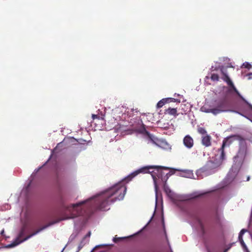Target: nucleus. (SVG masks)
<instances>
[{
	"mask_svg": "<svg viewBox=\"0 0 252 252\" xmlns=\"http://www.w3.org/2000/svg\"><path fill=\"white\" fill-rule=\"evenodd\" d=\"M126 192V187L122 181L107 190L103 192L97 199V207L100 209H106L110 203L115 201L123 200Z\"/></svg>",
	"mask_w": 252,
	"mask_h": 252,
	"instance_id": "obj_1",
	"label": "nucleus"
},
{
	"mask_svg": "<svg viewBox=\"0 0 252 252\" xmlns=\"http://www.w3.org/2000/svg\"><path fill=\"white\" fill-rule=\"evenodd\" d=\"M169 168L160 166H144L129 175L125 180L129 182L132 178L140 173H152L156 189H157V180L161 179V181L166 183L168 178L175 173V170H171L168 173H165L163 170H168Z\"/></svg>",
	"mask_w": 252,
	"mask_h": 252,
	"instance_id": "obj_2",
	"label": "nucleus"
},
{
	"mask_svg": "<svg viewBox=\"0 0 252 252\" xmlns=\"http://www.w3.org/2000/svg\"><path fill=\"white\" fill-rule=\"evenodd\" d=\"M213 108L204 110L206 113H211L216 115L220 113L229 111V102L225 97L218 98L213 102Z\"/></svg>",
	"mask_w": 252,
	"mask_h": 252,
	"instance_id": "obj_3",
	"label": "nucleus"
},
{
	"mask_svg": "<svg viewBox=\"0 0 252 252\" xmlns=\"http://www.w3.org/2000/svg\"><path fill=\"white\" fill-rule=\"evenodd\" d=\"M220 72L222 74L221 79L222 80L226 82L229 86L227 92L229 94H233L235 93L238 97H239L244 103H245L252 110V105L248 102L240 94L239 91L237 90L233 83L228 76L226 69H224V67L221 66L220 67Z\"/></svg>",
	"mask_w": 252,
	"mask_h": 252,
	"instance_id": "obj_4",
	"label": "nucleus"
},
{
	"mask_svg": "<svg viewBox=\"0 0 252 252\" xmlns=\"http://www.w3.org/2000/svg\"><path fill=\"white\" fill-rule=\"evenodd\" d=\"M46 227V226H43V227L37 229L36 230H35V231H34L33 232L31 233V234L27 236L24 238L22 239L23 237L24 236V235L25 234V230H26L25 227H23L21 229L18 237H17L16 239L15 240V241L14 242H13L12 244H11V246L14 247V246H17L18 244L27 240L28 239H29L32 236L37 234L38 233H39V232H40L41 231H42V230L45 229Z\"/></svg>",
	"mask_w": 252,
	"mask_h": 252,
	"instance_id": "obj_5",
	"label": "nucleus"
},
{
	"mask_svg": "<svg viewBox=\"0 0 252 252\" xmlns=\"http://www.w3.org/2000/svg\"><path fill=\"white\" fill-rule=\"evenodd\" d=\"M247 147L246 142L240 143L238 151L233 158V161L235 164L241 165L247 155Z\"/></svg>",
	"mask_w": 252,
	"mask_h": 252,
	"instance_id": "obj_6",
	"label": "nucleus"
},
{
	"mask_svg": "<svg viewBox=\"0 0 252 252\" xmlns=\"http://www.w3.org/2000/svg\"><path fill=\"white\" fill-rule=\"evenodd\" d=\"M239 141L240 143L245 142L244 139L239 135H231L224 138L222 144H225L224 147L229 146L234 141Z\"/></svg>",
	"mask_w": 252,
	"mask_h": 252,
	"instance_id": "obj_7",
	"label": "nucleus"
},
{
	"mask_svg": "<svg viewBox=\"0 0 252 252\" xmlns=\"http://www.w3.org/2000/svg\"><path fill=\"white\" fill-rule=\"evenodd\" d=\"M249 227H250V224L249 225ZM246 232H249L250 233H252V232L250 231V229L249 228V230H247V229H242L239 234V236H238V239H239V241L242 246V247H243V249L244 250V251L247 252H248L249 251V250L246 246V245L245 244L244 240H243V235H244V234Z\"/></svg>",
	"mask_w": 252,
	"mask_h": 252,
	"instance_id": "obj_8",
	"label": "nucleus"
},
{
	"mask_svg": "<svg viewBox=\"0 0 252 252\" xmlns=\"http://www.w3.org/2000/svg\"><path fill=\"white\" fill-rule=\"evenodd\" d=\"M183 143L187 148L190 149L193 146V140L190 135H187L184 138Z\"/></svg>",
	"mask_w": 252,
	"mask_h": 252,
	"instance_id": "obj_9",
	"label": "nucleus"
},
{
	"mask_svg": "<svg viewBox=\"0 0 252 252\" xmlns=\"http://www.w3.org/2000/svg\"><path fill=\"white\" fill-rule=\"evenodd\" d=\"M194 219L197 222L200 229V231L202 234L204 236L206 235L208 233L207 230L206 229L205 226L201 220L197 216H194L193 217Z\"/></svg>",
	"mask_w": 252,
	"mask_h": 252,
	"instance_id": "obj_10",
	"label": "nucleus"
},
{
	"mask_svg": "<svg viewBox=\"0 0 252 252\" xmlns=\"http://www.w3.org/2000/svg\"><path fill=\"white\" fill-rule=\"evenodd\" d=\"M211 137L210 135L206 134L202 137V144L205 147H209L211 145Z\"/></svg>",
	"mask_w": 252,
	"mask_h": 252,
	"instance_id": "obj_11",
	"label": "nucleus"
},
{
	"mask_svg": "<svg viewBox=\"0 0 252 252\" xmlns=\"http://www.w3.org/2000/svg\"><path fill=\"white\" fill-rule=\"evenodd\" d=\"M224 145H225V144H222L220 148L219 149V151L220 152V158H219L220 164H221L222 163V162H223V161L225 158V154L224 153V148H225Z\"/></svg>",
	"mask_w": 252,
	"mask_h": 252,
	"instance_id": "obj_12",
	"label": "nucleus"
},
{
	"mask_svg": "<svg viewBox=\"0 0 252 252\" xmlns=\"http://www.w3.org/2000/svg\"><path fill=\"white\" fill-rule=\"evenodd\" d=\"M165 113L174 116H177L178 115L177 114V108H172L171 107H168L165 110Z\"/></svg>",
	"mask_w": 252,
	"mask_h": 252,
	"instance_id": "obj_13",
	"label": "nucleus"
},
{
	"mask_svg": "<svg viewBox=\"0 0 252 252\" xmlns=\"http://www.w3.org/2000/svg\"><path fill=\"white\" fill-rule=\"evenodd\" d=\"M100 195H98L97 196H96V197L93 198V199H89V201H90V200H93V202H91V206H92V207L94 209H96V210H100V209L99 208H97V198L100 196ZM105 209H100V210H105Z\"/></svg>",
	"mask_w": 252,
	"mask_h": 252,
	"instance_id": "obj_14",
	"label": "nucleus"
},
{
	"mask_svg": "<svg viewBox=\"0 0 252 252\" xmlns=\"http://www.w3.org/2000/svg\"><path fill=\"white\" fill-rule=\"evenodd\" d=\"M167 101L166 98H163L158 102L157 105V107L158 108H161L164 105L167 104Z\"/></svg>",
	"mask_w": 252,
	"mask_h": 252,
	"instance_id": "obj_15",
	"label": "nucleus"
},
{
	"mask_svg": "<svg viewBox=\"0 0 252 252\" xmlns=\"http://www.w3.org/2000/svg\"><path fill=\"white\" fill-rule=\"evenodd\" d=\"M220 77L218 74L213 73L211 76V79L213 81H218L219 80Z\"/></svg>",
	"mask_w": 252,
	"mask_h": 252,
	"instance_id": "obj_16",
	"label": "nucleus"
},
{
	"mask_svg": "<svg viewBox=\"0 0 252 252\" xmlns=\"http://www.w3.org/2000/svg\"><path fill=\"white\" fill-rule=\"evenodd\" d=\"M166 99L167 103H169L170 102H177L178 103H179L180 102V100H179L177 99L174 98L168 97V98H166Z\"/></svg>",
	"mask_w": 252,
	"mask_h": 252,
	"instance_id": "obj_17",
	"label": "nucleus"
},
{
	"mask_svg": "<svg viewBox=\"0 0 252 252\" xmlns=\"http://www.w3.org/2000/svg\"><path fill=\"white\" fill-rule=\"evenodd\" d=\"M88 200H86L84 201H81L80 202H79L78 203L73 204L72 205V207L73 209H75L77 207L80 206L81 205L84 204L86 202H87Z\"/></svg>",
	"mask_w": 252,
	"mask_h": 252,
	"instance_id": "obj_18",
	"label": "nucleus"
},
{
	"mask_svg": "<svg viewBox=\"0 0 252 252\" xmlns=\"http://www.w3.org/2000/svg\"><path fill=\"white\" fill-rule=\"evenodd\" d=\"M197 131L198 132L201 134H206L207 133V131L206 130H205V129L203 127H199L198 129H197Z\"/></svg>",
	"mask_w": 252,
	"mask_h": 252,
	"instance_id": "obj_19",
	"label": "nucleus"
},
{
	"mask_svg": "<svg viewBox=\"0 0 252 252\" xmlns=\"http://www.w3.org/2000/svg\"><path fill=\"white\" fill-rule=\"evenodd\" d=\"M243 65L245 68H251L252 67L251 64H250L249 63H244Z\"/></svg>",
	"mask_w": 252,
	"mask_h": 252,
	"instance_id": "obj_20",
	"label": "nucleus"
},
{
	"mask_svg": "<svg viewBox=\"0 0 252 252\" xmlns=\"http://www.w3.org/2000/svg\"><path fill=\"white\" fill-rule=\"evenodd\" d=\"M189 173H187L185 172H182L180 173V175L184 177H189L188 174H189Z\"/></svg>",
	"mask_w": 252,
	"mask_h": 252,
	"instance_id": "obj_21",
	"label": "nucleus"
},
{
	"mask_svg": "<svg viewBox=\"0 0 252 252\" xmlns=\"http://www.w3.org/2000/svg\"><path fill=\"white\" fill-rule=\"evenodd\" d=\"M246 76L248 77L249 80L252 79V73H248Z\"/></svg>",
	"mask_w": 252,
	"mask_h": 252,
	"instance_id": "obj_22",
	"label": "nucleus"
},
{
	"mask_svg": "<svg viewBox=\"0 0 252 252\" xmlns=\"http://www.w3.org/2000/svg\"><path fill=\"white\" fill-rule=\"evenodd\" d=\"M141 131L142 132H145H145H146V133H147L148 134H149L148 132V131H147L146 130V129H145V127H144V125L143 126H142V129H141Z\"/></svg>",
	"mask_w": 252,
	"mask_h": 252,
	"instance_id": "obj_23",
	"label": "nucleus"
},
{
	"mask_svg": "<svg viewBox=\"0 0 252 252\" xmlns=\"http://www.w3.org/2000/svg\"><path fill=\"white\" fill-rule=\"evenodd\" d=\"M168 193V195L170 197H171L172 199H173V197H172V194H173V193L172 192V191H171L170 190H169V192H168V193Z\"/></svg>",
	"mask_w": 252,
	"mask_h": 252,
	"instance_id": "obj_24",
	"label": "nucleus"
},
{
	"mask_svg": "<svg viewBox=\"0 0 252 252\" xmlns=\"http://www.w3.org/2000/svg\"><path fill=\"white\" fill-rule=\"evenodd\" d=\"M99 116L97 115H95V114H93L92 115V118L94 120L95 119H98L99 118Z\"/></svg>",
	"mask_w": 252,
	"mask_h": 252,
	"instance_id": "obj_25",
	"label": "nucleus"
},
{
	"mask_svg": "<svg viewBox=\"0 0 252 252\" xmlns=\"http://www.w3.org/2000/svg\"><path fill=\"white\" fill-rule=\"evenodd\" d=\"M217 223L219 224V225L221 227H222V224H221V223L220 221V220L219 219H218V220H217Z\"/></svg>",
	"mask_w": 252,
	"mask_h": 252,
	"instance_id": "obj_26",
	"label": "nucleus"
},
{
	"mask_svg": "<svg viewBox=\"0 0 252 252\" xmlns=\"http://www.w3.org/2000/svg\"><path fill=\"white\" fill-rule=\"evenodd\" d=\"M233 112H236V113L241 115L242 116L245 117V116L244 115H243V114H242L241 112H239L236 111H233Z\"/></svg>",
	"mask_w": 252,
	"mask_h": 252,
	"instance_id": "obj_27",
	"label": "nucleus"
},
{
	"mask_svg": "<svg viewBox=\"0 0 252 252\" xmlns=\"http://www.w3.org/2000/svg\"><path fill=\"white\" fill-rule=\"evenodd\" d=\"M121 239V238H114L113 239V241L114 242L116 243L117 242V240Z\"/></svg>",
	"mask_w": 252,
	"mask_h": 252,
	"instance_id": "obj_28",
	"label": "nucleus"
},
{
	"mask_svg": "<svg viewBox=\"0 0 252 252\" xmlns=\"http://www.w3.org/2000/svg\"><path fill=\"white\" fill-rule=\"evenodd\" d=\"M206 249H207V251L208 252H211L210 249L209 248V247L208 246H206Z\"/></svg>",
	"mask_w": 252,
	"mask_h": 252,
	"instance_id": "obj_29",
	"label": "nucleus"
},
{
	"mask_svg": "<svg viewBox=\"0 0 252 252\" xmlns=\"http://www.w3.org/2000/svg\"><path fill=\"white\" fill-rule=\"evenodd\" d=\"M61 144V143H59V144H58L57 146L56 147V148H57L58 146H59V145H60Z\"/></svg>",
	"mask_w": 252,
	"mask_h": 252,
	"instance_id": "obj_30",
	"label": "nucleus"
},
{
	"mask_svg": "<svg viewBox=\"0 0 252 252\" xmlns=\"http://www.w3.org/2000/svg\"><path fill=\"white\" fill-rule=\"evenodd\" d=\"M82 215V213L81 212L78 213V215Z\"/></svg>",
	"mask_w": 252,
	"mask_h": 252,
	"instance_id": "obj_31",
	"label": "nucleus"
}]
</instances>
